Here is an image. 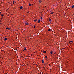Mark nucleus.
<instances>
[{
  "instance_id": "obj_1",
  "label": "nucleus",
  "mask_w": 74,
  "mask_h": 74,
  "mask_svg": "<svg viewBox=\"0 0 74 74\" xmlns=\"http://www.w3.org/2000/svg\"><path fill=\"white\" fill-rule=\"evenodd\" d=\"M40 22H41V20L40 19H38V23H40Z\"/></svg>"
},
{
  "instance_id": "obj_2",
  "label": "nucleus",
  "mask_w": 74,
  "mask_h": 74,
  "mask_svg": "<svg viewBox=\"0 0 74 74\" xmlns=\"http://www.w3.org/2000/svg\"><path fill=\"white\" fill-rule=\"evenodd\" d=\"M4 41H6V40H7V38H5L4 39Z\"/></svg>"
},
{
  "instance_id": "obj_3",
  "label": "nucleus",
  "mask_w": 74,
  "mask_h": 74,
  "mask_svg": "<svg viewBox=\"0 0 74 74\" xmlns=\"http://www.w3.org/2000/svg\"><path fill=\"white\" fill-rule=\"evenodd\" d=\"M41 0H38V3H41Z\"/></svg>"
},
{
  "instance_id": "obj_4",
  "label": "nucleus",
  "mask_w": 74,
  "mask_h": 74,
  "mask_svg": "<svg viewBox=\"0 0 74 74\" xmlns=\"http://www.w3.org/2000/svg\"><path fill=\"white\" fill-rule=\"evenodd\" d=\"M6 29H8V30H10V29H11V28L7 27Z\"/></svg>"
},
{
  "instance_id": "obj_5",
  "label": "nucleus",
  "mask_w": 74,
  "mask_h": 74,
  "mask_svg": "<svg viewBox=\"0 0 74 74\" xmlns=\"http://www.w3.org/2000/svg\"><path fill=\"white\" fill-rule=\"evenodd\" d=\"M26 47H25L23 49V51H26Z\"/></svg>"
},
{
  "instance_id": "obj_6",
  "label": "nucleus",
  "mask_w": 74,
  "mask_h": 74,
  "mask_svg": "<svg viewBox=\"0 0 74 74\" xmlns=\"http://www.w3.org/2000/svg\"><path fill=\"white\" fill-rule=\"evenodd\" d=\"M29 25V23H25V25H27V26H28V25Z\"/></svg>"
},
{
  "instance_id": "obj_7",
  "label": "nucleus",
  "mask_w": 74,
  "mask_h": 74,
  "mask_svg": "<svg viewBox=\"0 0 74 74\" xmlns=\"http://www.w3.org/2000/svg\"><path fill=\"white\" fill-rule=\"evenodd\" d=\"M50 54L51 55H52V54H53V52H52V51L50 52Z\"/></svg>"
},
{
  "instance_id": "obj_8",
  "label": "nucleus",
  "mask_w": 74,
  "mask_h": 74,
  "mask_svg": "<svg viewBox=\"0 0 74 74\" xmlns=\"http://www.w3.org/2000/svg\"><path fill=\"white\" fill-rule=\"evenodd\" d=\"M0 15H1V16L3 17V16H4V14H1Z\"/></svg>"
},
{
  "instance_id": "obj_9",
  "label": "nucleus",
  "mask_w": 74,
  "mask_h": 74,
  "mask_svg": "<svg viewBox=\"0 0 74 74\" xmlns=\"http://www.w3.org/2000/svg\"><path fill=\"white\" fill-rule=\"evenodd\" d=\"M42 63H44V61L43 60H42Z\"/></svg>"
},
{
  "instance_id": "obj_10",
  "label": "nucleus",
  "mask_w": 74,
  "mask_h": 74,
  "mask_svg": "<svg viewBox=\"0 0 74 74\" xmlns=\"http://www.w3.org/2000/svg\"><path fill=\"white\" fill-rule=\"evenodd\" d=\"M23 7L22 6L20 7V10H22Z\"/></svg>"
},
{
  "instance_id": "obj_11",
  "label": "nucleus",
  "mask_w": 74,
  "mask_h": 74,
  "mask_svg": "<svg viewBox=\"0 0 74 74\" xmlns=\"http://www.w3.org/2000/svg\"><path fill=\"white\" fill-rule=\"evenodd\" d=\"M51 18H49V21H50V22H51Z\"/></svg>"
},
{
  "instance_id": "obj_12",
  "label": "nucleus",
  "mask_w": 74,
  "mask_h": 74,
  "mask_svg": "<svg viewBox=\"0 0 74 74\" xmlns=\"http://www.w3.org/2000/svg\"><path fill=\"white\" fill-rule=\"evenodd\" d=\"M43 53H46V51H44L43 52Z\"/></svg>"
},
{
  "instance_id": "obj_13",
  "label": "nucleus",
  "mask_w": 74,
  "mask_h": 74,
  "mask_svg": "<svg viewBox=\"0 0 74 74\" xmlns=\"http://www.w3.org/2000/svg\"><path fill=\"white\" fill-rule=\"evenodd\" d=\"M37 19H36L34 20V22H37Z\"/></svg>"
},
{
  "instance_id": "obj_14",
  "label": "nucleus",
  "mask_w": 74,
  "mask_h": 74,
  "mask_svg": "<svg viewBox=\"0 0 74 74\" xmlns=\"http://www.w3.org/2000/svg\"><path fill=\"white\" fill-rule=\"evenodd\" d=\"M74 5H73L72 6H71V8H74Z\"/></svg>"
},
{
  "instance_id": "obj_15",
  "label": "nucleus",
  "mask_w": 74,
  "mask_h": 74,
  "mask_svg": "<svg viewBox=\"0 0 74 74\" xmlns=\"http://www.w3.org/2000/svg\"><path fill=\"white\" fill-rule=\"evenodd\" d=\"M53 13H54V12H51V14H52H52H53Z\"/></svg>"
},
{
  "instance_id": "obj_16",
  "label": "nucleus",
  "mask_w": 74,
  "mask_h": 74,
  "mask_svg": "<svg viewBox=\"0 0 74 74\" xmlns=\"http://www.w3.org/2000/svg\"><path fill=\"white\" fill-rule=\"evenodd\" d=\"M45 58H46V59H47L48 58L47 56H45Z\"/></svg>"
},
{
  "instance_id": "obj_17",
  "label": "nucleus",
  "mask_w": 74,
  "mask_h": 74,
  "mask_svg": "<svg viewBox=\"0 0 74 74\" xmlns=\"http://www.w3.org/2000/svg\"><path fill=\"white\" fill-rule=\"evenodd\" d=\"M29 6H31V4L29 3Z\"/></svg>"
},
{
  "instance_id": "obj_18",
  "label": "nucleus",
  "mask_w": 74,
  "mask_h": 74,
  "mask_svg": "<svg viewBox=\"0 0 74 74\" xmlns=\"http://www.w3.org/2000/svg\"><path fill=\"white\" fill-rule=\"evenodd\" d=\"M50 31H51V29H48V31L49 32H50Z\"/></svg>"
},
{
  "instance_id": "obj_19",
  "label": "nucleus",
  "mask_w": 74,
  "mask_h": 74,
  "mask_svg": "<svg viewBox=\"0 0 74 74\" xmlns=\"http://www.w3.org/2000/svg\"><path fill=\"white\" fill-rule=\"evenodd\" d=\"M73 42V41L71 40L69 41V42Z\"/></svg>"
},
{
  "instance_id": "obj_20",
  "label": "nucleus",
  "mask_w": 74,
  "mask_h": 74,
  "mask_svg": "<svg viewBox=\"0 0 74 74\" xmlns=\"http://www.w3.org/2000/svg\"><path fill=\"white\" fill-rule=\"evenodd\" d=\"M34 28H35V27H36V26L34 25Z\"/></svg>"
},
{
  "instance_id": "obj_21",
  "label": "nucleus",
  "mask_w": 74,
  "mask_h": 74,
  "mask_svg": "<svg viewBox=\"0 0 74 74\" xmlns=\"http://www.w3.org/2000/svg\"><path fill=\"white\" fill-rule=\"evenodd\" d=\"M14 2H15V1H13V4H14Z\"/></svg>"
},
{
  "instance_id": "obj_22",
  "label": "nucleus",
  "mask_w": 74,
  "mask_h": 74,
  "mask_svg": "<svg viewBox=\"0 0 74 74\" xmlns=\"http://www.w3.org/2000/svg\"><path fill=\"white\" fill-rule=\"evenodd\" d=\"M40 19H41V20L42 19V17H41L40 18Z\"/></svg>"
},
{
  "instance_id": "obj_23",
  "label": "nucleus",
  "mask_w": 74,
  "mask_h": 74,
  "mask_svg": "<svg viewBox=\"0 0 74 74\" xmlns=\"http://www.w3.org/2000/svg\"><path fill=\"white\" fill-rule=\"evenodd\" d=\"M3 20V19L2 18H1V21H2Z\"/></svg>"
},
{
  "instance_id": "obj_24",
  "label": "nucleus",
  "mask_w": 74,
  "mask_h": 74,
  "mask_svg": "<svg viewBox=\"0 0 74 74\" xmlns=\"http://www.w3.org/2000/svg\"><path fill=\"white\" fill-rule=\"evenodd\" d=\"M0 14H1V12H0Z\"/></svg>"
},
{
  "instance_id": "obj_25",
  "label": "nucleus",
  "mask_w": 74,
  "mask_h": 74,
  "mask_svg": "<svg viewBox=\"0 0 74 74\" xmlns=\"http://www.w3.org/2000/svg\"><path fill=\"white\" fill-rule=\"evenodd\" d=\"M42 14H41V16H42Z\"/></svg>"
},
{
  "instance_id": "obj_26",
  "label": "nucleus",
  "mask_w": 74,
  "mask_h": 74,
  "mask_svg": "<svg viewBox=\"0 0 74 74\" xmlns=\"http://www.w3.org/2000/svg\"><path fill=\"white\" fill-rule=\"evenodd\" d=\"M14 3H16V1L14 2Z\"/></svg>"
},
{
  "instance_id": "obj_27",
  "label": "nucleus",
  "mask_w": 74,
  "mask_h": 74,
  "mask_svg": "<svg viewBox=\"0 0 74 74\" xmlns=\"http://www.w3.org/2000/svg\"><path fill=\"white\" fill-rule=\"evenodd\" d=\"M0 22H1V20H0Z\"/></svg>"
}]
</instances>
